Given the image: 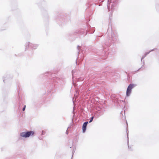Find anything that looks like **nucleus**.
Wrapping results in <instances>:
<instances>
[{"label": "nucleus", "mask_w": 159, "mask_h": 159, "mask_svg": "<svg viewBox=\"0 0 159 159\" xmlns=\"http://www.w3.org/2000/svg\"><path fill=\"white\" fill-rule=\"evenodd\" d=\"M34 133V132L33 131H30L27 132H24L20 133V135L22 137L27 138L29 137L30 135H33Z\"/></svg>", "instance_id": "obj_1"}, {"label": "nucleus", "mask_w": 159, "mask_h": 159, "mask_svg": "<svg viewBox=\"0 0 159 159\" xmlns=\"http://www.w3.org/2000/svg\"><path fill=\"white\" fill-rule=\"evenodd\" d=\"M135 86V85L133 84H130L129 85L126 91V96H129L130 95L132 89Z\"/></svg>", "instance_id": "obj_2"}, {"label": "nucleus", "mask_w": 159, "mask_h": 159, "mask_svg": "<svg viewBox=\"0 0 159 159\" xmlns=\"http://www.w3.org/2000/svg\"><path fill=\"white\" fill-rule=\"evenodd\" d=\"M88 123V122H85L83 125L82 126V130H83V132L84 133L86 129V126L87 125V124Z\"/></svg>", "instance_id": "obj_3"}, {"label": "nucleus", "mask_w": 159, "mask_h": 159, "mask_svg": "<svg viewBox=\"0 0 159 159\" xmlns=\"http://www.w3.org/2000/svg\"><path fill=\"white\" fill-rule=\"evenodd\" d=\"M93 116L91 118V119L90 120V121L89 122L90 123L91 122L93 121Z\"/></svg>", "instance_id": "obj_4"}, {"label": "nucleus", "mask_w": 159, "mask_h": 159, "mask_svg": "<svg viewBox=\"0 0 159 159\" xmlns=\"http://www.w3.org/2000/svg\"><path fill=\"white\" fill-rule=\"evenodd\" d=\"M45 131L44 130H43L42 131V134L43 135L44 134H45Z\"/></svg>", "instance_id": "obj_5"}, {"label": "nucleus", "mask_w": 159, "mask_h": 159, "mask_svg": "<svg viewBox=\"0 0 159 159\" xmlns=\"http://www.w3.org/2000/svg\"><path fill=\"white\" fill-rule=\"evenodd\" d=\"M25 106L24 107L23 109V111H24L25 110Z\"/></svg>", "instance_id": "obj_6"}]
</instances>
